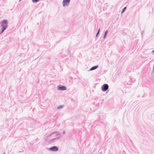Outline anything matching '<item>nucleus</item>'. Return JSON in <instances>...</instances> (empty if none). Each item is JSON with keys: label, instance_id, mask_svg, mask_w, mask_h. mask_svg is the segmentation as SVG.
<instances>
[{"label": "nucleus", "instance_id": "0eeeda50", "mask_svg": "<svg viewBox=\"0 0 154 154\" xmlns=\"http://www.w3.org/2000/svg\"><path fill=\"white\" fill-rule=\"evenodd\" d=\"M126 8V7H125L122 10V13H123L125 11Z\"/></svg>", "mask_w": 154, "mask_h": 154}, {"label": "nucleus", "instance_id": "6e6552de", "mask_svg": "<svg viewBox=\"0 0 154 154\" xmlns=\"http://www.w3.org/2000/svg\"><path fill=\"white\" fill-rule=\"evenodd\" d=\"M107 32H108V31L107 30H106L105 32V35H104V37H105V36L106 35V34L107 33Z\"/></svg>", "mask_w": 154, "mask_h": 154}, {"label": "nucleus", "instance_id": "9d476101", "mask_svg": "<svg viewBox=\"0 0 154 154\" xmlns=\"http://www.w3.org/2000/svg\"><path fill=\"white\" fill-rule=\"evenodd\" d=\"M62 107V106H59L57 108L58 109H59L60 108H61Z\"/></svg>", "mask_w": 154, "mask_h": 154}, {"label": "nucleus", "instance_id": "423d86ee", "mask_svg": "<svg viewBox=\"0 0 154 154\" xmlns=\"http://www.w3.org/2000/svg\"><path fill=\"white\" fill-rule=\"evenodd\" d=\"M98 67V66H93L92 68H91L90 69V70H94L96 69L97 67Z\"/></svg>", "mask_w": 154, "mask_h": 154}, {"label": "nucleus", "instance_id": "f257e3e1", "mask_svg": "<svg viewBox=\"0 0 154 154\" xmlns=\"http://www.w3.org/2000/svg\"><path fill=\"white\" fill-rule=\"evenodd\" d=\"M2 32L6 29L7 26V22L6 20H4L2 22Z\"/></svg>", "mask_w": 154, "mask_h": 154}, {"label": "nucleus", "instance_id": "f03ea898", "mask_svg": "<svg viewBox=\"0 0 154 154\" xmlns=\"http://www.w3.org/2000/svg\"><path fill=\"white\" fill-rule=\"evenodd\" d=\"M108 85L106 84L103 85L101 87L102 91H106L108 89Z\"/></svg>", "mask_w": 154, "mask_h": 154}, {"label": "nucleus", "instance_id": "f8f14e48", "mask_svg": "<svg viewBox=\"0 0 154 154\" xmlns=\"http://www.w3.org/2000/svg\"><path fill=\"white\" fill-rule=\"evenodd\" d=\"M152 52H154V50L153 51H152Z\"/></svg>", "mask_w": 154, "mask_h": 154}, {"label": "nucleus", "instance_id": "20e7f679", "mask_svg": "<svg viewBox=\"0 0 154 154\" xmlns=\"http://www.w3.org/2000/svg\"><path fill=\"white\" fill-rule=\"evenodd\" d=\"M58 89L61 90H65L66 89V88L64 86H59L58 88Z\"/></svg>", "mask_w": 154, "mask_h": 154}, {"label": "nucleus", "instance_id": "7ed1b4c3", "mask_svg": "<svg viewBox=\"0 0 154 154\" xmlns=\"http://www.w3.org/2000/svg\"><path fill=\"white\" fill-rule=\"evenodd\" d=\"M49 149L52 151H57L58 150V149L57 147L54 146L50 148Z\"/></svg>", "mask_w": 154, "mask_h": 154}, {"label": "nucleus", "instance_id": "1a4fd4ad", "mask_svg": "<svg viewBox=\"0 0 154 154\" xmlns=\"http://www.w3.org/2000/svg\"><path fill=\"white\" fill-rule=\"evenodd\" d=\"M99 32H100V29H99V30H98V31L97 33V35H96V36H97V35H98V33H99Z\"/></svg>", "mask_w": 154, "mask_h": 154}, {"label": "nucleus", "instance_id": "39448f33", "mask_svg": "<svg viewBox=\"0 0 154 154\" xmlns=\"http://www.w3.org/2000/svg\"><path fill=\"white\" fill-rule=\"evenodd\" d=\"M69 1H63V6L68 5L69 3Z\"/></svg>", "mask_w": 154, "mask_h": 154}, {"label": "nucleus", "instance_id": "9b49d317", "mask_svg": "<svg viewBox=\"0 0 154 154\" xmlns=\"http://www.w3.org/2000/svg\"><path fill=\"white\" fill-rule=\"evenodd\" d=\"M36 1V0H35V1H33V2L34 3V2H37V1Z\"/></svg>", "mask_w": 154, "mask_h": 154}]
</instances>
